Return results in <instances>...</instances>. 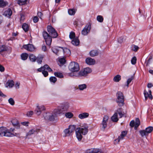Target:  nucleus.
Wrapping results in <instances>:
<instances>
[{
  "instance_id": "nucleus-1",
  "label": "nucleus",
  "mask_w": 153,
  "mask_h": 153,
  "mask_svg": "<svg viewBox=\"0 0 153 153\" xmlns=\"http://www.w3.org/2000/svg\"><path fill=\"white\" fill-rule=\"evenodd\" d=\"M69 70L73 73V75L76 77L85 76L91 73V69L88 67L78 72L80 70L79 64L75 62H71L68 66Z\"/></svg>"
},
{
  "instance_id": "nucleus-2",
  "label": "nucleus",
  "mask_w": 153,
  "mask_h": 153,
  "mask_svg": "<svg viewBox=\"0 0 153 153\" xmlns=\"http://www.w3.org/2000/svg\"><path fill=\"white\" fill-rule=\"evenodd\" d=\"M48 33L46 31H43V36L47 45H50L52 42V38H56L58 36L55 30L51 25H48L47 27Z\"/></svg>"
},
{
  "instance_id": "nucleus-3",
  "label": "nucleus",
  "mask_w": 153,
  "mask_h": 153,
  "mask_svg": "<svg viewBox=\"0 0 153 153\" xmlns=\"http://www.w3.org/2000/svg\"><path fill=\"white\" fill-rule=\"evenodd\" d=\"M0 135L1 136H4L8 137L16 136L19 137L20 133L16 132L12 133L9 131H7L6 128L2 127L0 128Z\"/></svg>"
},
{
  "instance_id": "nucleus-4",
  "label": "nucleus",
  "mask_w": 153,
  "mask_h": 153,
  "mask_svg": "<svg viewBox=\"0 0 153 153\" xmlns=\"http://www.w3.org/2000/svg\"><path fill=\"white\" fill-rule=\"evenodd\" d=\"M117 102L119 106L123 105L124 104V97L123 93L120 91H118L117 93Z\"/></svg>"
},
{
  "instance_id": "nucleus-5",
  "label": "nucleus",
  "mask_w": 153,
  "mask_h": 153,
  "mask_svg": "<svg viewBox=\"0 0 153 153\" xmlns=\"http://www.w3.org/2000/svg\"><path fill=\"white\" fill-rule=\"evenodd\" d=\"M108 119L109 117L107 115H105L103 117L102 122L100 125V129L104 131L107 127Z\"/></svg>"
},
{
  "instance_id": "nucleus-6",
  "label": "nucleus",
  "mask_w": 153,
  "mask_h": 153,
  "mask_svg": "<svg viewBox=\"0 0 153 153\" xmlns=\"http://www.w3.org/2000/svg\"><path fill=\"white\" fill-rule=\"evenodd\" d=\"M88 126L86 124H84L81 126L80 127L78 128L80 129V132L83 135H85L88 132Z\"/></svg>"
},
{
  "instance_id": "nucleus-7",
  "label": "nucleus",
  "mask_w": 153,
  "mask_h": 153,
  "mask_svg": "<svg viewBox=\"0 0 153 153\" xmlns=\"http://www.w3.org/2000/svg\"><path fill=\"white\" fill-rule=\"evenodd\" d=\"M45 108L44 105H37L35 110V113L37 115H39L41 114L42 112L45 110Z\"/></svg>"
},
{
  "instance_id": "nucleus-8",
  "label": "nucleus",
  "mask_w": 153,
  "mask_h": 153,
  "mask_svg": "<svg viewBox=\"0 0 153 153\" xmlns=\"http://www.w3.org/2000/svg\"><path fill=\"white\" fill-rule=\"evenodd\" d=\"M91 25L89 23L82 30V34L84 35H86L90 31L91 29Z\"/></svg>"
},
{
  "instance_id": "nucleus-9",
  "label": "nucleus",
  "mask_w": 153,
  "mask_h": 153,
  "mask_svg": "<svg viewBox=\"0 0 153 153\" xmlns=\"http://www.w3.org/2000/svg\"><path fill=\"white\" fill-rule=\"evenodd\" d=\"M57 116L54 113L52 114L48 115H47L45 116V118L46 120H49L51 121H53L56 117Z\"/></svg>"
},
{
  "instance_id": "nucleus-10",
  "label": "nucleus",
  "mask_w": 153,
  "mask_h": 153,
  "mask_svg": "<svg viewBox=\"0 0 153 153\" xmlns=\"http://www.w3.org/2000/svg\"><path fill=\"white\" fill-rule=\"evenodd\" d=\"M23 47L24 48L28 51L31 52L34 51L35 49V48L34 46L33 45L31 44H28V45H24L23 46Z\"/></svg>"
},
{
  "instance_id": "nucleus-11",
  "label": "nucleus",
  "mask_w": 153,
  "mask_h": 153,
  "mask_svg": "<svg viewBox=\"0 0 153 153\" xmlns=\"http://www.w3.org/2000/svg\"><path fill=\"white\" fill-rule=\"evenodd\" d=\"M86 63L88 65H93L95 64V60L94 59L91 57H88L85 59Z\"/></svg>"
},
{
  "instance_id": "nucleus-12",
  "label": "nucleus",
  "mask_w": 153,
  "mask_h": 153,
  "mask_svg": "<svg viewBox=\"0 0 153 153\" xmlns=\"http://www.w3.org/2000/svg\"><path fill=\"white\" fill-rule=\"evenodd\" d=\"M148 93L146 90H144V94L145 97V100H147V98H149L150 99H152V92L151 90H149Z\"/></svg>"
},
{
  "instance_id": "nucleus-13",
  "label": "nucleus",
  "mask_w": 153,
  "mask_h": 153,
  "mask_svg": "<svg viewBox=\"0 0 153 153\" xmlns=\"http://www.w3.org/2000/svg\"><path fill=\"white\" fill-rule=\"evenodd\" d=\"M99 54V51L97 50H93L89 52V54L91 57H94L97 56Z\"/></svg>"
},
{
  "instance_id": "nucleus-14",
  "label": "nucleus",
  "mask_w": 153,
  "mask_h": 153,
  "mask_svg": "<svg viewBox=\"0 0 153 153\" xmlns=\"http://www.w3.org/2000/svg\"><path fill=\"white\" fill-rule=\"evenodd\" d=\"M80 130L79 128H77L76 130V136L79 141H80L82 138V133L80 132Z\"/></svg>"
},
{
  "instance_id": "nucleus-15",
  "label": "nucleus",
  "mask_w": 153,
  "mask_h": 153,
  "mask_svg": "<svg viewBox=\"0 0 153 153\" xmlns=\"http://www.w3.org/2000/svg\"><path fill=\"white\" fill-rule=\"evenodd\" d=\"M39 131V130L37 128H33L30 130L27 134L26 136H30L31 135L35 134V133H37Z\"/></svg>"
},
{
  "instance_id": "nucleus-16",
  "label": "nucleus",
  "mask_w": 153,
  "mask_h": 153,
  "mask_svg": "<svg viewBox=\"0 0 153 153\" xmlns=\"http://www.w3.org/2000/svg\"><path fill=\"white\" fill-rule=\"evenodd\" d=\"M127 134V131H123L121 133L120 136H119L115 140H118V142H120L121 140L123 139L124 137Z\"/></svg>"
},
{
  "instance_id": "nucleus-17",
  "label": "nucleus",
  "mask_w": 153,
  "mask_h": 153,
  "mask_svg": "<svg viewBox=\"0 0 153 153\" xmlns=\"http://www.w3.org/2000/svg\"><path fill=\"white\" fill-rule=\"evenodd\" d=\"M10 48L7 47L5 45H1L0 46V53L5 51H9Z\"/></svg>"
},
{
  "instance_id": "nucleus-18",
  "label": "nucleus",
  "mask_w": 153,
  "mask_h": 153,
  "mask_svg": "<svg viewBox=\"0 0 153 153\" xmlns=\"http://www.w3.org/2000/svg\"><path fill=\"white\" fill-rule=\"evenodd\" d=\"M12 14V11L10 8H8L5 11L3 15L5 16L10 18Z\"/></svg>"
},
{
  "instance_id": "nucleus-19",
  "label": "nucleus",
  "mask_w": 153,
  "mask_h": 153,
  "mask_svg": "<svg viewBox=\"0 0 153 153\" xmlns=\"http://www.w3.org/2000/svg\"><path fill=\"white\" fill-rule=\"evenodd\" d=\"M14 83L13 80H8L6 83L5 87L7 88L9 87L10 88H12L14 85Z\"/></svg>"
},
{
  "instance_id": "nucleus-20",
  "label": "nucleus",
  "mask_w": 153,
  "mask_h": 153,
  "mask_svg": "<svg viewBox=\"0 0 153 153\" xmlns=\"http://www.w3.org/2000/svg\"><path fill=\"white\" fill-rule=\"evenodd\" d=\"M64 111L62 108H58L54 110V113L57 116L58 115L62 113Z\"/></svg>"
},
{
  "instance_id": "nucleus-21",
  "label": "nucleus",
  "mask_w": 153,
  "mask_h": 153,
  "mask_svg": "<svg viewBox=\"0 0 153 153\" xmlns=\"http://www.w3.org/2000/svg\"><path fill=\"white\" fill-rule=\"evenodd\" d=\"M11 122L13 125L16 127V128L18 129L20 128L19 124L16 119L13 120L11 121Z\"/></svg>"
},
{
  "instance_id": "nucleus-22",
  "label": "nucleus",
  "mask_w": 153,
  "mask_h": 153,
  "mask_svg": "<svg viewBox=\"0 0 153 153\" xmlns=\"http://www.w3.org/2000/svg\"><path fill=\"white\" fill-rule=\"evenodd\" d=\"M89 116V114L88 113L84 112L79 115L78 117L80 119H83L88 117Z\"/></svg>"
},
{
  "instance_id": "nucleus-23",
  "label": "nucleus",
  "mask_w": 153,
  "mask_h": 153,
  "mask_svg": "<svg viewBox=\"0 0 153 153\" xmlns=\"http://www.w3.org/2000/svg\"><path fill=\"white\" fill-rule=\"evenodd\" d=\"M61 48L62 49V51L65 55L69 56L71 54V51L69 49L67 48Z\"/></svg>"
},
{
  "instance_id": "nucleus-24",
  "label": "nucleus",
  "mask_w": 153,
  "mask_h": 153,
  "mask_svg": "<svg viewBox=\"0 0 153 153\" xmlns=\"http://www.w3.org/2000/svg\"><path fill=\"white\" fill-rule=\"evenodd\" d=\"M8 2L4 0H0V7L3 8L8 5Z\"/></svg>"
},
{
  "instance_id": "nucleus-25",
  "label": "nucleus",
  "mask_w": 153,
  "mask_h": 153,
  "mask_svg": "<svg viewBox=\"0 0 153 153\" xmlns=\"http://www.w3.org/2000/svg\"><path fill=\"white\" fill-rule=\"evenodd\" d=\"M111 120L114 122H117L118 120L117 113H115L111 117Z\"/></svg>"
},
{
  "instance_id": "nucleus-26",
  "label": "nucleus",
  "mask_w": 153,
  "mask_h": 153,
  "mask_svg": "<svg viewBox=\"0 0 153 153\" xmlns=\"http://www.w3.org/2000/svg\"><path fill=\"white\" fill-rule=\"evenodd\" d=\"M116 113H117V115L118 114H119L120 118L122 117L124 115L123 112L122 111V109L121 108H119L118 109Z\"/></svg>"
},
{
  "instance_id": "nucleus-27",
  "label": "nucleus",
  "mask_w": 153,
  "mask_h": 153,
  "mask_svg": "<svg viewBox=\"0 0 153 153\" xmlns=\"http://www.w3.org/2000/svg\"><path fill=\"white\" fill-rule=\"evenodd\" d=\"M79 40L77 38H74L72 41L71 43L74 45L77 46L79 45Z\"/></svg>"
},
{
  "instance_id": "nucleus-28",
  "label": "nucleus",
  "mask_w": 153,
  "mask_h": 153,
  "mask_svg": "<svg viewBox=\"0 0 153 153\" xmlns=\"http://www.w3.org/2000/svg\"><path fill=\"white\" fill-rule=\"evenodd\" d=\"M59 48H61L59 47ZM59 48L56 47H55L52 48V51L53 53H55L56 55H58V53L60 51V50L59 49Z\"/></svg>"
},
{
  "instance_id": "nucleus-29",
  "label": "nucleus",
  "mask_w": 153,
  "mask_h": 153,
  "mask_svg": "<svg viewBox=\"0 0 153 153\" xmlns=\"http://www.w3.org/2000/svg\"><path fill=\"white\" fill-rule=\"evenodd\" d=\"M27 0H17V3L19 5H23L26 4Z\"/></svg>"
},
{
  "instance_id": "nucleus-30",
  "label": "nucleus",
  "mask_w": 153,
  "mask_h": 153,
  "mask_svg": "<svg viewBox=\"0 0 153 153\" xmlns=\"http://www.w3.org/2000/svg\"><path fill=\"white\" fill-rule=\"evenodd\" d=\"M121 79V76L119 75H117L115 76L113 78V81L115 82H119Z\"/></svg>"
},
{
  "instance_id": "nucleus-31",
  "label": "nucleus",
  "mask_w": 153,
  "mask_h": 153,
  "mask_svg": "<svg viewBox=\"0 0 153 153\" xmlns=\"http://www.w3.org/2000/svg\"><path fill=\"white\" fill-rule=\"evenodd\" d=\"M30 61L32 62H34L36 61L37 58L33 54H30L29 56Z\"/></svg>"
},
{
  "instance_id": "nucleus-32",
  "label": "nucleus",
  "mask_w": 153,
  "mask_h": 153,
  "mask_svg": "<svg viewBox=\"0 0 153 153\" xmlns=\"http://www.w3.org/2000/svg\"><path fill=\"white\" fill-rule=\"evenodd\" d=\"M22 28L25 32L28 31L29 28L28 25L26 23H24L22 25Z\"/></svg>"
},
{
  "instance_id": "nucleus-33",
  "label": "nucleus",
  "mask_w": 153,
  "mask_h": 153,
  "mask_svg": "<svg viewBox=\"0 0 153 153\" xmlns=\"http://www.w3.org/2000/svg\"><path fill=\"white\" fill-rule=\"evenodd\" d=\"M87 88V85L85 84L79 85L78 86V88L80 90H83Z\"/></svg>"
},
{
  "instance_id": "nucleus-34",
  "label": "nucleus",
  "mask_w": 153,
  "mask_h": 153,
  "mask_svg": "<svg viewBox=\"0 0 153 153\" xmlns=\"http://www.w3.org/2000/svg\"><path fill=\"white\" fill-rule=\"evenodd\" d=\"M43 68V70H47L49 72L52 71V69L50 68L49 66L48 65H45L42 66Z\"/></svg>"
},
{
  "instance_id": "nucleus-35",
  "label": "nucleus",
  "mask_w": 153,
  "mask_h": 153,
  "mask_svg": "<svg viewBox=\"0 0 153 153\" xmlns=\"http://www.w3.org/2000/svg\"><path fill=\"white\" fill-rule=\"evenodd\" d=\"M28 56V54L26 53H22L21 55V58L23 60H26Z\"/></svg>"
},
{
  "instance_id": "nucleus-36",
  "label": "nucleus",
  "mask_w": 153,
  "mask_h": 153,
  "mask_svg": "<svg viewBox=\"0 0 153 153\" xmlns=\"http://www.w3.org/2000/svg\"><path fill=\"white\" fill-rule=\"evenodd\" d=\"M139 132L142 137H143L144 136H146L148 135L146 130H140Z\"/></svg>"
},
{
  "instance_id": "nucleus-37",
  "label": "nucleus",
  "mask_w": 153,
  "mask_h": 153,
  "mask_svg": "<svg viewBox=\"0 0 153 153\" xmlns=\"http://www.w3.org/2000/svg\"><path fill=\"white\" fill-rule=\"evenodd\" d=\"M140 122L138 118H137L136 119L135 124V125L134 128L137 129V128L140 125Z\"/></svg>"
},
{
  "instance_id": "nucleus-38",
  "label": "nucleus",
  "mask_w": 153,
  "mask_h": 153,
  "mask_svg": "<svg viewBox=\"0 0 153 153\" xmlns=\"http://www.w3.org/2000/svg\"><path fill=\"white\" fill-rule=\"evenodd\" d=\"M68 129L69 130L70 132L72 134V133L74 131L75 127L74 125H71L69 126Z\"/></svg>"
},
{
  "instance_id": "nucleus-39",
  "label": "nucleus",
  "mask_w": 153,
  "mask_h": 153,
  "mask_svg": "<svg viewBox=\"0 0 153 153\" xmlns=\"http://www.w3.org/2000/svg\"><path fill=\"white\" fill-rule=\"evenodd\" d=\"M55 76L57 77L62 78L63 77V74L60 72H55L54 73Z\"/></svg>"
},
{
  "instance_id": "nucleus-40",
  "label": "nucleus",
  "mask_w": 153,
  "mask_h": 153,
  "mask_svg": "<svg viewBox=\"0 0 153 153\" xmlns=\"http://www.w3.org/2000/svg\"><path fill=\"white\" fill-rule=\"evenodd\" d=\"M153 130V127L151 126H149L145 130L146 131V133L148 134L151 133Z\"/></svg>"
},
{
  "instance_id": "nucleus-41",
  "label": "nucleus",
  "mask_w": 153,
  "mask_h": 153,
  "mask_svg": "<svg viewBox=\"0 0 153 153\" xmlns=\"http://www.w3.org/2000/svg\"><path fill=\"white\" fill-rule=\"evenodd\" d=\"M69 107V104L68 103H66L64 105V106L62 108V109L64 111H66L68 109Z\"/></svg>"
},
{
  "instance_id": "nucleus-42",
  "label": "nucleus",
  "mask_w": 153,
  "mask_h": 153,
  "mask_svg": "<svg viewBox=\"0 0 153 153\" xmlns=\"http://www.w3.org/2000/svg\"><path fill=\"white\" fill-rule=\"evenodd\" d=\"M131 50H132L135 51L136 52L139 49V47L136 45H132L131 47Z\"/></svg>"
},
{
  "instance_id": "nucleus-43",
  "label": "nucleus",
  "mask_w": 153,
  "mask_h": 153,
  "mask_svg": "<svg viewBox=\"0 0 153 153\" xmlns=\"http://www.w3.org/2000/svg\"><path fill=\"white\" fill-rule=\"evenodd\" d=\"M64 131L66 136H69L71 134L68 128L65 129Z\"/></svg>"
},
{
  "instance_id": "nucleus-44",
  "label": "nucleus",
  "mask_w": 153,
  "mask_h": 153,
  "mask_svg": "<svg viewBox=\"0 0 153 153\" xmlns=\"http://www.w3.org/2000/svg\"><path fill=\"white\" fill-rule=\"evenodd\" d=\"M59 62L60 64L63 65L65 64L66 60L64 58H61L59 59Z\"/></svg>"
},
{
  "instance_id": "nucleus-45",
  "label": "nucleus",
  "mask_w": 153,
  "mask_h": 153,
  "mask_svg": "<svg viewBox=\"0 0 153 153\" xmlns=\"http://www.w3.org/2000/svg\"><path fill=\"white\" fill-rule=\"evenodd\" d=\"M97 20L100 22H102L103 20V18L102 16L100 15L97 16Z\"/></svg>"
},
{
  "instance_id": "nucleus-46",
  "label": "nucleus",
  "mask_w": 153,
  "mask_h": 153,
  "mask_svg": "<svg viewBox=\"0 0 153 153\" xmlns=\"http://www.w3.org/2000/svg\"><path fill=\"white\" fill-rule=\"evenodd\" d=\"M65 116L67 118H70L73 117V114L71 112H68L65 114Z\"/></svg>"
},
{
  "instance_id": "nucleus-47",
  "label": "nucleus",
  "mask_w": 153,
  "mask_h": 153,
  "mask_svg": "<svg viewBox=\"0 0 153 153\" xmlns=\"http://www.w3.org/2000/svg\"><path fill=\"white\" fill-rule=\"evenodd\" d=\"M50 82L53 83L57 81L56 78L54 76H51L50 78Z\"/></svg>"
},
{
  "instance_id": "nucleus-48",
  "label": "nucleus",
  "mask_w": 153,
  "mask_h": 153,
  "mask_svg": "<svg viewBox=\"0 0 153 153\" xmlns=\"http://www.w3.org/2000/svg\"><path fill=\"white\" fill-rule=\"evenodd\" d=\"M9 103L11 105H13L15 104V101L12 98H10L8 100Z\"/></svg>"
},
{
  "instance_id": "nucleus-49",
  "label": "nucleus",
  "mask_w": 153,
  "mask_h": 153,
  "mask_svg": "<svg viewBox=\"0 0 153 153\" xmlns=\"http://www.w3.org/2000/svg\"><path fill=\"white\" fill-rule=\"evenodd\" d=\"M93 153H102V151L99 149H93Z\"/></svg>"
},
{
  "instance_id": "nucleus-50",
  "label": "nucleus",
  "mask_w": 153,
  "mask_h": 153,
  "mask_svg": "<svg viewBox=\"0 0 153 153\" xmlns=\"http://www.w3.org/2000/svg\"><path fill=\"white\" fill-rule=\"evenodd\" d=\"M134 79V76H132L129 78L127 81V84L126 86L127 87H128V85L131 81Z\"/></svg>"
},
{
  "instance_id": "nucleus-51",
  "label": "nucleus",
  "mask_w": 153,
  "mask_h": 153,
  "mask_svg": "<svg viewBox=\"0 0 153 153\" xmlns=\"http://www.w3.org/2000/svg\"><path fill=\"white\" fill-rule=\"evenodd\" d=\"M43 57L42 56L40 57H37L36 58L37 61L38 63L41 64L42 62V60Z\"/></svg>"
},
{
  "instance_id": "nucleus-52",
  "label": "nucleus",
  "mask_w": 153,
  "mask_h": 153,
  "mask_svg": "<svg viewBox=\"0 0 153 153\" xmlns=\"http://www.w3.org/2000/svg\"><path fill=\"white\" fill-rule=\"evenodd\" d=\"M137 59L135 56L133 57L132 59L131 62V63L133 65H134L136 64V62Z\"/></svg>"
},
{
  "instance_id": "nucleus-53",
  "label": "nucleus",
  "mask_w": 153,
  "mask_h": 153,
  "mask_svg": "<svg viewBox=\"0 0 153 153\" xmlns=\"http://www.w3.org/2000/svg\"><path fill=\"white\" fill-rule=\"evenodd\" d=\"M68 13L69 15H74L75 13V12L74 9H70L68 10Z\"/></svg>"
},
{
  "instance_id": "nucleus-54",
  "label": "nucleus",
  "mask_w": 153,
  "mask_h": 153,
  "mask_svg": "<svg viewBox=\"0 0 153 153\" xmlns=\"http://www.w3.org/2000/svg\"><path fill=\"white\" fill-rule=\"evenodd\" d=\"M75 37V33L73 32H71L70 33L69 35V37L71 39H73Z\"/></svg>"
},
{
  "instance_id": "nucleus-55",
  "label": "nucleus",
  "mask_w": 153,
  "mask_h": 153,
  "mask_svg": "<svg viewBox=\"0 0 153 153\" xmlns=\"http://www.w3.org/2000/svg\"><path fill=\"white\" fill-rule=\"evenodd\" d=\"M29 123V122H24L21 123V124L26 127H27L28 126Z\"/></svg>"
},
{
  "instance_id": "nucleus-56",
  "label": "nucleus",
  "mask_w": 153,
  "mask_h": 153,
  "mask_svg": "<svg viewBox=\"0 0 153 153\" xmlns=\"http://www.w3.org/2000/svg\"><path fill=\"white\" fill-rule=\"evenodd\" d=\"M42 74L45 77L47 76L48 74V72L47 71H45L44 70L42 71Z\"/></svg>"
},
{
  "instance_id": "nucleus-57",
  "label": "nucleus",
  "mask_w": 153,
  "mask_h": 153,
  "mask_svg": "<svg viewBox=\"0 0 153 153\" xmlns=\"http://www.w3.org/2000/svg\"><path fill=\"white\" fill-rule=\"evenodd\" d=\"M33 112L32 111H30L27 112V115L28 117H30L33 114Z\"/></svg>"
},
{
  "instance_id": "nucleus-58",
  "label": "nucleus",
  "mask_w": 153,
  "mask_h": 153,
  "mask_svg": "<svg viewBox=\"0 0 153 153\" xmlns=\"http://www.w3.org/2000/svg\"><path fill=\"white\" fill-rule=\"evenodd\" d=\"M123 38L122 37H120L118 39V42L120 43H121L123 42Z\"/></svg>"
},
{
  "instance_id": "nucleus-59",
  "label": "nucleus",
  "mask_w": 153,
  "mask_h": 153,
  "mask_svg": "<svg viewBox=\"0 0 153 153\" xmlns=\"http://www.w3.org/2000/svg\"><path fill=\"white\" fill-rule=\"evenodd\" d=\"M39 18L37 16H35L33 19V21L34 23H36L38 21Z\"/></svg>"
},
{
  "instance_id": "nucleus-60",
  "label": "nucleus",
  "mask_w": 153,
  "mask_h": 153,
  "mask_svg": "<svg viewBox=\"0 0 153 153\" xmlns=\"http://www.w3.org/2000/svg\"><path fill=\"white\" fill-rule=\"evenodd\" d=\"M20 83L18 82H16L15 85V87L16 88L18 89L19 88Z\"/></svg>"
},
{
  "instance_id": "nucleus-61",
  "label": "nucleus",
  "mask_w": 153,
  "mask_h": 153,
  "mask_svg": "<svg viewBox=\"0 0 153 153\" xmlns=\"http://www.w3.org/2000/svg\"><path fill=\"white\" fill-rule=\"evenodd\" d=\"M85 153H93V149H90L87 150Z\"/></svg>"
},
{
  "instance_id": "nucleus-62",
  "label": "nucleus",
  "mask_w": 153,
  "mask_h": 153,
  "mask_svg": "<svg viewBox=\"0 0 153 153\" xmlns=\"http://www.w3.org/2000/svg\"><path fill=\"white\" fill-rule=\"evenodd\" d=\"M152 59V56H150L146 63V65H148L151 62V60Z\"/></svg>"
},
{
  "instance_id": "nucleus-63",
  "label": "nucleus",
  "mask_w": 153,
  "mask_h": 153,
  "mask_svg": "<svg viewBox=\"0 0 153 153\" xmlns=\"http://www.w3.org/2000/svg\"><path fill=\"white\" fill-rule=\"evenodd\" d=\"M135 125V122L134 120L131 121L130 123V125L131 127H133Z\"/></svg>"
},
{
  "instance_id": "nucleus-64",
  "label": "nucleus",
  "mask_w": 153,
  "mask_h": 153,
  "mask_svg": "<svg viewBox=\"0 0 153 153\" xmlns=\"http://www.w3.org/2000/svg\"><path fill=\"white\" fill-rule=\"evenodd\" d=\"M4 71V68L3 66L0 64V71L3 72Z\"/></svg>"
}]
</instances>
